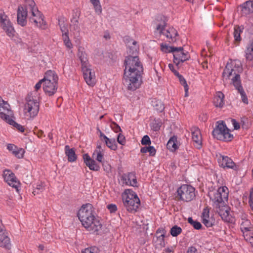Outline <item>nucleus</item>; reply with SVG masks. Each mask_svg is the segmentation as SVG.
Returning <instances> with one entry per match:
<instances>
[{"instance_id":"f257e3e1","label":"nucleus","mask_w":253,"mask_h":253,"mask_svg":"<svg viewBox=\"0 0 253 253\" xmlns=\"http://www.w3.org/2000/svg\"><path fill=\"white\" fill-rule=\"evenodd\" d=\"M124 64V84L127 85L128 89L135 90L140 85L139 80L143 71L142 64L137 55H128Z\"/></svg>"},{"instance_id":"f03ea898","label":"nucleus","mask_w":253,"mask_h":253,"mask_svg":"<svg viewBox=\"0 0 253 253\" xmlns=\"http://www.w3.org/2000/svg\"><path fill=\"white\" fill-rule=\"evenodd\" d=\"M243 72L241 62L239 60H230L228 62L222 73L223 80L231 79V84L241 96L242 101L248 104V99L242 85L240 74Z\"/></svg>"},{"instance_id":"7ed1b4c3","label":"nucleus","mask_w":253,"mask_h":253,"mask_svg":"<svg viewBox=\"0 0 253 253\" xmlns=\"http://www.w3.org/2000/svg\"><path fill=\"white\" fill-rule=\"evenodd\" d=\"M209 196L213 203V207L222 219L227 222H233L234 218L230 214V208L224 202L227 201L228 196L227 187H219L217 191L209 193Z\"/></svg>"},{"instance_id":"20e7f679","label":"nucleus","mask_w":253,"mask_h":253,"mask_svg":"<svg viewBox=\"0 0 253 253\" xmlns=\"http://www.w3.org/2000/svg\"><path fill=\"white\" fill-rule=\"evenodd\" d=\"M78 216L83 226L90 233L98 235L102 224L96 218L93 207L90 204L83 205L78 213Z\"/></svg>"},{"instance_id":"39448f33","label":"nucleus","mask_w":253,"mask_h":253,"mask_svg":"<svg viewBox=\"0 0 253 253\" xmlns=\"http://www.w3.org/2000/svg\"><path fill=\"white\" fill-rule=\"evenodd\" d=\"M36 94V92H31L25 98L24 114L28 119L34 118L39 112L40 97H37Z\"/></svg>"},{"instance_id":"423d86ee","label":"nucleus","mask_w":253,"mask_h":253,"mask_svg":"<svg viewBox=\"0 0 253 253\" xmlns=\"http://www.w3.org/2000/svg\"><path fill=\"white\" fill-rule=\"evenodd\" d=\"M78 56L82 65V70L84 80L86 84L90 86H93L95 84V72L90 68L86 53L83 51L82 47L78 49Z\"/></svg>"},{"instance_id":"0eeeda50","label":"nucleus","mask_w":253,"mask_h":253,"mask_svg":"<svg viewBox=\"0 0 253 253\" xmlns=\"http://www.w3.org/2000/svg\"><path fill=\"white\" fill-rule=\"evenodd\" d=\"M122 196L126 210L130 212H136L140 205V201L135 193L130 189H126Z\"/></svg>"},{"instance_id":"6e6552de","label":"nucleus","mask_w":253,"mask_h":253,"mask_svg":"<svg viewBox=\"0 0 253 253\" xmlns=\"http://www.w3.org/2000/svg\"><path fill=\"white\" fill-rule=\"evenodd\" d=\"M161 21L159 22V20L157 19L156 21V30L160 34H163L166 36L167 40L169 42H174L176 41V37L178 36V32L173 28H169L166 31H164V28L166 25V22L164 17L161 16L160 17Z\"/></svg>"},{"instance_id":"1a4fd4ad","label":"nucleus","mask_w":253,"mask_h":253,"mask_svg":"<svg viewBox=\"0 0 253 253\" xmlns=\"http://www.w3.org/2000/svg\"><path fill=\"white\" fill-rule=\"evenodd\" d=\"M217 125L212 131L213 137L218 140L229 141L233 138V135L229 132L223 121L217 122Z\"/></svg>"},{"instance_id":"9d476101","label":"nucleus","mask_w":253,"mask_h":253,"mask_svg":"<svg viewBox=\"0 0 253 253\" xmlns=\"http://www.w3.org/2000/svg\"><path fill=\"white\" fill-rule=\"evenodd\" d=\"M178 198L184 202H190L195 197V188L191 185L184 184L177 190Z\"/></svg>"},{"instance_id":"9b49d317","label":"nucleus","mask_w":253,"mask_h":253,"mask_svg":"<svg viewBox=\"0 0 253 253\" xmlns=\"http://www.w3.org/2000/svg\"><path fill=\"white\" fill-rule=\"evenodd\" d=\"M0 26L7 36L10 38L14 36L15 31L13 25L2 10H0Z\"/></svg>"},{"instance_id":"f8f14e48","label":"nucleus","mask_w":253,"mask_h":253,"mask_svg":"<svg viewBox=\"0 0 253 253\" xmlns=\"http://www.w3.org/2000/svg\"><path fill=\"white\" fill-rule=\"evenodd\" d=\"M172 49L173 50L171 51L173 53V62L176 65H179L180 63H183L188 60L189 56L188 55V52H184L182 47H176Z\"/></svg>"},{"instance_id":"ddd939ff","label":"nucleus","mask_w":253,"mask_h":253,"mask_svg":"<svg viewBox=\"0 0 253 253\" xmlns=\"http://www.w3.org/2000/svg\"><path fill=\"white\" fill-rule=\"evenodd\" d=\"M3 177L4 181L10 186L15 188L17 192L20 182L17 180L15 174L9 169H5L3 172Z\"/></svg>"},{"instance_id":"4468645a","label":"nucleus","mask_w":253,"mask_h":253,"mask_svg":"<svg viewBox=\"0 0 253 253\" xmlns=\"http://www.w3.org/2000/svg\"><path fill=\"white\" fill-rule=\"evenodd\" d=\"M121 180L123 185L137 187L136 177L133 172L123 174L121 176Z\"/></svg>"},{"instance_id":"2eb2a0df","label":"nucleus","mask_w":253,"mask_h":253,"mask_svg":"<svg viewBox=\"0 0 253 253\" xmlns=\"http://www.w3.org/2000/svg\"><path fill=\"white\" fill-rule=\"evenodd\" d=\"M31 12L32 16L30 17V20L31 22H34L38 27L42 28V26L45 25L43 16L38 9H33Z\"/></svg>"},{"instance_id":"dca6fc26","label":"nucleus","mask_w":253,"mask_h":253,"mask_svg":"<svg viewBox=\"0 0 253 253\" xmlns=\"http://www.w3.org/2000/svg\"><path fill=\"white\" fill-rule=\"evenodd\" d=\"M27 9L22 6H19L17 9V21L19 25L24 26L27 23Z\"/></svg>"},{"instance_id":"f3484780","label":"nucleus","mask_w":253,"mask_h":253,"mask_svg":"<svg viewBox=\"0 0 253 253\" xmlns=\"http://www.w3.org/2000/svg\"><path fill=\"white\" fill-rule=\"evenodd\" d=\"M11 244L9 238L8 237L5 230L0 226V247L6 249H10Z\"/></svg>"},{"instance_id":"a211bd4d","label":"nucleus","mask_w":253,"mask_h":253,"mask_svg":"<svg viewBox=\"0 0 253 253\" xmlns=\"http://www.w3.org/2000/svg\"><path fill=\"white\" fill-rule=\"evenodd\" d=\"M192 138L196 146L200 148L202 146V136L200 129L197 127L191 128Z\"/></svg>"},{"instance_id":"6ab92c4d","label":"nucleus","mask_w":253,"mask_h":253,"mask_svg":"<svg viewBox=\"0 0 253 253\" xmlns=\"http://www.w3.org/2000/svg\"><path fill=\"white\" fill-rule=\"evenodd\" d=\"M58 83L43 82V89L48 96H52L56 92Z\"/></svg>"},{"instance_id":"aec40b11","label":"nucleus","mask_w":253,"mask_h":253,"mask_svg":"<svg viewBox=\"0 0 253 253\" xmlns=\"http://www.w3.org/2000/svg\"><path fill=\"white\" fill-rule=\"evenodd\" d=\"M83 158L84 163L90 170L97 171L99 169V166L87 154H84L83 155Z\"/></svg>"},{"instance_id":"412c9836","label":"nucleus","mask_w":253,"mask_h":253,"mask_svg":"<svg viewBox=\"0 0 253 253\" xmlns=\"http://www.w3.org/2000/svg\"><path fill=\"white\" fill-rule=\"evenodd\" d=\"M0 111V117L3 120L5 121V119L2 117V114L5 115L6 116H8L9 118H14L12 112L10 110V105L6 101H4L3 103L1 104Z\"/></svg>"},{"instance_id":"4be33fe9","label":"nucleus","mask_w":253,"mask_h":253,"mask_svg":"<svg viewBox=\"0 0 253 253\" xmlns=\"http://www.w3.org/2000/svg\"><path fill=\"white\" fill-rule=\"evenodd\" d=\"M221 159H219V163L221 167L225 168H229L233 169L236 166L235 164L232 160L227 156H221Z\"/></svg>"},{"instance_id":"5701e85b","label":"nucleus","mask_w":253,"mask_h":253,"mask_svg":"<svg viewBox=\"0 0 253 253\" xmlns=\"http://www.w3.org/2000/svg\"><path fill=\"white\" fill-rule=\"evenodd\" d=\"M58 77L54 71L49 70L45 73V76L42 81L43 82L58 83Z\"/></svg>"},{"instance_id":"b1692460","label":"nucleus","mask_w":253,"mask_h":253,"mask_svg":"<svg viewBox=\"0 0 253 253\" xmlns=\"http://www.w3.org/2000/svg\"><path fill=\"white\" fill-rule=\"evenodd\" d=\"M242 14L247 15L253 13V0H248L241 5Z\"/></svg>"},{"instance_id":"393cba45","label":"nucleus","mask_w":253,"mask_h":253,"mask_svg":"<svg viewBox=\"0 0 253 253\" xmlns=\"http://www.w3.org/2000/svg\"><path fill=\"white\" fill-rule=\"evenodd\" d=\"M65 151L69 162H73L77 160V156L74 148H70L68 145H66L65 147Z\"/></svg>"},{"instance_id":"a878e982","label":"nucleus","mask_w":253,"mask_h":253,"mask_svg":"<svg viewBox=\"0 0 253 253\" xmlns=\"http://www.w3.org/2000/svg\"><path fill=\"white\" fill-rule=\"evenodd\" d=\"M2 118H4L5 119V121L8 123L9 125L13 126L14 127L16 128L17 130H18L19 131L23 132L24 131V127L16 123L13 119L12 118H9L8 116H5V115L2 114L1 115Z\"/></svg>"},{"instance_id":"bb28decb","label":"nucleus","mask_w":253,"mask_h":253,"mask_svg":"<svg viewBox=\"0 0 253 253\" xmlns=\"http://www.w3.org/2000/svg\"><path fill=\"white\" fill-rule=\"evenodd\" d=\"M224 95L221 92H218L214 98L213 103L216 107H222L224 105Z\"/></svg>"},{"instance_id":"cd10ccee","label":"nucleus","mask_w":253,"mask_h":253,"mask_svg":"<svg viewBox=\"0 0 253 253\" xmlns=\"http://www.w3.org/2000/svg\"><path fill=\"white\" fill-rule=\"evenodd\" d=\"M58 24L62 34L63 33L65 34H68V24L66 22L64 17H62L58 19Z\"/></svg>"},{"instance_id":"c85d7f7f","label":"nucleus","mask_w":253,"mask_h":253,"mask_svg":"<svg viewBox=\"0 0 253 253\" xmlns=\"http://www.w3.org/2000/svg\"><path fill=\"white\" fill-rule=\"evenodd\" d=\"M175 75L178 77L180 84L184 86L185 90V96H188V91L189 88L186 80L182 77V76L179 74L177 71H175Z\"/></svg>"},{"instance_id":"c756f323","label":"nucleus","mask_w":253,"mask_h":253,"mask_svg":"<svg viewBox=\"0 0 253 253\" xmlns=\"http://www.w3.org/2000/svg\"><path fill=\"white\" fill-rule=\"evenodd\" d=\"M104 142L106 146L112 150H116L117 149V145L115 139H110L107 137H104Z\"/></svg>"},{"instance_id":"7c9ffc66","label":"nucleus","mask_w":253,"mask_h":253,"mask_svg":"<svg viewBox=\"0 0 253 253\" xmlns=\"http://www.w3.org/2000/svg\"><path fill=\"white\" fill-rule=\"evenodd\" d=\"M70 30L74 32L79 33L80 31V27L79 25V20L77 18H73L71 20Z\"/></svg>"},{"instance_id":"2f4dec72","label":"nucleus","mask_w":253,"mask_h":253,"mask_svg":"<svg viewBox=\"0 0 253 253\" xmlns=\"http://www.w3.org/2000/svg\"><path fill=\"white\" fill-rule=\"evenodd\" d=\"M164 237V235L160 234L156 237L155 240L154 239L156 248H162L165 246Z\"/></svg>"},{"instance_id":"473e14b6","label":"nucleus","mask_w":253,"mask_h":253,"mask_svg":"<svg viewBox=\"0 0 253 253\" xmlns=\"http://www.w3.org/2000/svg\"><path fill=\"white\" fill-rule=\"evenodd\" d=\"M177 141L176 137L173 136L169 140L167 146L170 151H174L177 149V146L176 144Z\"/></svg>"},{"instance_id":"72a5a7b5","label":"nucleus","mask_w":253,"mask_h":253,"mask_svg":"<svg viewBox=\"0 0 253 253\" xmlns=\"http://www.w3.org/2000/svg\"><path fill=\"white\" fill-rule=\"evenodd\" d=\"M137 42H132L133 46H130L127 50L128 55H137L138 50V47L136 45Z\"/></svg>"},{"instance_id":"f704fd0d","label":"nucleus","mask_w":253,"mask_h":253,"mask_svg":"<svg viewBox=\"0 0 253 253\" xmlns=\"http://www.w3.org/2000/svg\"><path fill=\"white\" fill-rule=\"evenodd\" d=\"M246 53L247 60L250 61L253 60V39L250 45L247 47Z\"/></svg>"},{"instance_id":"c9c22d12","label":"nucleus","mask_w":253,"mask_h":253,"mask_svg":"<svg viewBox=\"0 0 253 253\" xmlns=\"http://www.w3.org/2000/svg\"><path fill=\"white\" fill-rule=\"evenodd\" d=\"M242 32L241 27L239 26H235L234 28V38L236 42H239L241 41V33Z\"/></svg>"},{"instance_id":"e433bc0d","label":"nucleus","mask_w":253,"mask_h":253,"mask_svg":"<svg viewBox=\"0 0 253 253\" xmlns=\"http://www.w3.org/2000/svg\"><path fill=\"white\" fill-rule=\"evenodd\" d=\"M90 1L93 5L95 12L100 14L102 12V8L99 0H90Z\"/></svg>"},{"instance_id":"4c0bfd02","label":"nucleus","mask_w":253,"mask_h":253,"mask_svg":"<svg viewBox=\"0 0 253 253\" xmlns=\"http://www.w3.org/2000/svg\"><path fill=\"white\" fill-rule=\"evenodd\" d=\"M44 183L42 182H38L37 184L36 187L34 190L33 193L34 195L39 194L43 191L44 189Z\"/></svg>"},{"instance_id":"58836bf2","label":"nucleus","mask_w":253,"mask_h":253,"mask_svg":"<svg viewBox=\"0 0 253 253\" xmlns=\"http://www.w3.org/2000/svg\"><path fill=\"white\" fill-rule=\"evenodd\" d=\"M162 125V123L160 120L155 119L152 124L151 128L154 131H157L160 129Z\"/></svg>"},{"instance_id":"ea45409f","label":"nucleus","mask_w":253,"mask_h":253,"mask_svg":"<svg viewBox=\"0 0 253 253\" xmlns=\"http://www.w3.org/2000/svg\"><path fill=\"white\" fill-rule=\"evenodd\" d=\"M62 36L64 42L66 46L69 49L72 48L73 47V45L71 42V41L69 39L68 34H65L63 33L62 34Z\"/></svg>"},{"instance_id":"a19ab883","label":"nucleus","mask_w":253,"mask_h":253,"mask_svg":"<svg viewBox=\"0 0 253 253\" xmlns=\"http://www.w3.org/2000/svg\"><path fill=\"white\" fill-rule=\"evenodd\" d=\"M181 232V228L176 225L173 226L170 229V234L173 237H176L180 234Z\"/></svg>"},{"instance_id":"79ce46f5","label":"nucleus","mask_w":253,"mask_h":253,"mask_svg":"<svg viewBox=\"0 0 253 253\" xmlns=\"http://www.w3.org/2000/svg\"><path fill=\"white\" fill-rule=\"evenodd\" d=\"M26 6L29 9L30 12L32 11V10L38 9L36 6V3L33 0H24Z\"/></svg>"},{"instance_id":"37998d69","label":"nucleus","mask_w":253,"mask_h":253,"mask_svg":"<svg viewBox=\"0 0 253 253\" xmlns=\"http://www.w3.org/2000/svg\"><path fill=\"white\" fill-rule=\"evenodd\" d=\"M154 106L155 109L160 112H162L165 108L164 104L160 101H156L154 102Z\"/></svg>"},{"instance_id":"c03bdc74","label":"nucleus","mask_w":253,"mask_h":253,"mask_svg":"<svg viewBox=\"0 0 253 253\" xmlns=\"http://www.w3.org/2000/svg\"><path fill=\"white\" fill-rule=\"evenodd\" d=\"M12 154L17 158L20 159L23 158L24 150L22 149H16L15 150L12 151Z\"/></svg>"},{"instance_id":"a18cd8bd","label":"nucleus","mask_w":253,"mask_h":253,"mask_svg":"<svg viewBox=\"0 0 253 253\" xmlns=\"http://www.w3.org/2000/svg\"><path fill=\"white\" fill-rule=\"evenodd\" d=\"M110 127H111L112 130H113V131L116 133H118L119 132H122V130L120 126L115 122L111 121Z\"/></svg>"},{"instance_id":"49530a36","label":"nucleus","mask_w":253,"mask_h":253,"mask_svg":"<svg viewBox=\"0 0 253 253\" xmlns=\"http://www.w3.org/2000/svg\"><path fill=\"white\" fill-rule=\"evenodd\" d=\"M174 46H169L166 44L162 43L161 44V50L165 52H172L171 50H173L172 48H174Z\"/></svg>"},{"instance_id":"de8ad7c7","label":"nucleus","mask_w":253,"mask_h":253,"mask_svg":"<svg viewBox=\"0 0 253 253\" xmlns=\"http://www.w3.org/2000/svg\"><path fill=\"white\" fill-rule=\"evenodd\" d=\"M141 144L144 145H150L151 144V140L149 137L147 135H144L141 141Z\"/></svg>"},{"instance_id":"09e8293b","label":"nucleus","mask_w":253,"mask_h":253,"mask_svg":"<svg viewBox=\"0 0 253 253\" xmlns=\"http://www.w3.org/2000/svg\"><path fill=\"white\" fill-rule=\"evenodd\" d=\"M117 141L119 143L123 145H125L126 143L125 137L121 133H120L118 135Z\"/></svg>"},{"instance_id":"8fccbe9b","label":"nucleus","mask_w":253,"mask_h":253,"mask_svg":"<svg viewBox=\"0 0 253 253\" xmlns=\"http://www.w3.org/2000/svg\"><path fill=\"white\" fill-rule=\"evenodd\" d=\"M209 209L208 207L205 208L202 213V218H209Z\"/></svg>"},{"instance_id":"3c124183","label":"nucleus","mask_w":253,"mask_h":253,"mask_svg":"<svg viewBox=\"0 0 253 253\" xmlns=\"http://www.w3.org/2000/svg\"><path fill=\"white\" fill-rule=\"evenodd\" d=\"M43 84V81H42V80H40L35 85V88L36 90L34 91L33 92H36L37 94L36 95V96L38 97V93L37 92V91L38 89H39L41 87L42 84Z\"/></svg>"},{"instance_id":"603ef678","label":"nucleus","mask_w":253,"mask_h":253,"mask_svg":"<svg viewBox=\"0 0 253 253\" xmlns=\"http://www.w3.org/2000/svg\"><path fill=\"white\" fill-rule=\"evenodd\" d=\"M107 208L111 212H114L116 211L117 210V208L116 205L115 204H109L107 206Z\"/></svg>"},{"instance_id":"864d4df0","label":"nucleus","mask_w":253,"mask_h":253,"mask_svg":"<svg viewBox=\"0 0 253 253\" xmlns=\"http://www.w3.org/2000/svg\"><path fill=\"white\" fill-rule=\"evenodd\" d=\"M246 223H249V222L247 221L241 224V229L242 230V231L247 232L251 230V227H245V224Z\"/></svg>"},{"instance_id":"5fc2aeb1","label":"nucleus","mask_w":253,"mask_h":253,"mask_svg":"<svg viewBox=\"0 0 253 253\" xmlns=\"http://www.w3.org/2000/svg\"><path fill=\"white\" fill-rule=\"evenodd\" d=\"M96 154V160L98 161L99 162H102V160L103 159V154L102 152H97L96 153L95 155Z\"/></svg>"},{"instance_id":"6e6d98bb","label":"nucleus","mask_w":253,"mask_h":253,"mask_svg":"<svg viewBox=\"0 0 253 253\" xmlns=\"http://www.w3.org/2000/svg\"><path fill=\"white\" fill-rule=\"evenodd\" d=\"M149 151L148 152L149 153V155L150 156H154L156 154V150L153 146H149Z\"/></svg>"},{"instance_id":"4d7b16f0","label":"nucleus","mask_w":253,"mask_h":253,"mask_svg":"<svg viewBox=\"0 0 253 253\" xmlns=\"http://www.w3.org/2000/svg\"><path fill=\"white\" fill-rule=\"evenodd\" d=\"M249 202L252 208V210L253 211V189H252V191H251L250 192Z\"/></svg>"},{"instance_id":"13d9d810","label":"nucleus","mask_w":253,"mask_h":253,"mask_svg":"<svg viewBox=\"0 0 253 253\" xmlns=\"http://www.w3.org/2000/svg\"><path fill=\"white\" fill-rule=\"evenodd\" d=\"M209 219V218L203 219V223L208 227H211L212 225L211 222L210 221Z\"/></svg>"},{"instance_id":"bf43d9fd","label":"nucleus","mask_w":253,"mask_h":253,"mask_svg":"<svg viewBox=\"0 0 253 253\" xmlns=\"http://www.w3.org/2000/svg\"><path fill=\"white\" fill-rule=\"evenodd\" d=\"M193 227L197 230L200 229L202 227V225L200 222L195 221L192 224Z\"/></svg>"},{"instance_id":"052dcab7","label":"nucleus","mask_w":253,"mask_h":253,"mask_svg":"<svg viewBox=\"0 0 253 253\" xmlns=\"http://www.w3.org/2000/svg\"><path fill=\"white\" fill-rule=\"evenodd\" d=\"M186 253H198L197 249L193 246L188 248Z\"/></svg>"},{"instance_id":"680f3d73","label":"nucleus","mask_w":253,"mask_h":253,"mask_svg":"<svg viewBox=\"0 0 253 253\" xmlns=\"http://www.w3.org/2000/svg\"><path fill=\"white\" fill-rule=\"evenodd\" d=\"M95 249L92 248H86L82 251L81 253H94Z\"/></svg>"},{"instance_id":"e2e57ef3","label":"nucleus","mask_w":253,"mask_h":253,"mask_svg":"<svg viewBox=\"0 0 253 253\" xmlns=\"http://www.w3.org/2000/svg\"><path fill=\"white\" fill-rule=\"evenodd\" d=\"M103 152V149L101 148L100 144H97L96 150L94 151L93 154V157L95 155L96 153L97 152Z\"/></svg>"},{"instance_id":"0e129e2a","label":"nucleus","mask_w":253,"mask_h":253,"mask_svg":"<svg viewBox=\"0 0 253 253\" xmlns=\"http://www.w3.org/2000/svg\"><path fill=\"white\" fill-rule=\"evenodd\" d=\"M232 122L235 129L237 130L240 128V126L239 124L237 122H236V121L235 119H233L232 120Z\"/></svg>"},{"instance_id":"69168bd1","label":"nucleus","mask_w":253,"mask_h":253,"mask_svg":"<svg viewBox=\"0 0 253 253\" xmlns=\"http://www.w3.org/2000/svg\"><path fill=\"white\" fill-rule=\"evenodd\" d=\"M7 148L9 151H11L12 152L13 151H14L17 149L16 146L12 144H8Z\"/></svg>"},{"instance_id":"338daca9","label":"nucleus","mask_w":253,"mask_h":253,"mask_svg":"<svg viewBox=\"0 0 253 253\" xmlns=\"http://www.w3.org/2000/svg\"><path fill=\"white\" fill-rule=\"evenodd\" d=\"M98 131L99 132V137L100 139L102 141H104V137L107 136L104 133H103V132L100 129H98Z\"/></svg>"},{"instance_id":"774afa93","label":"nucleus","mask_w":253,"mask_h":253,"mask_svg":"<svg viewBox=\"0 0 253 253\" xmlns=\"http://www.w3.org/2000/svg\"><path fill=\"white\" fill-rule=\"evenodd\" d=\"M148 149H149V146L148 147H144L141 148V149L140 150V152L142 153H146L149 151Z\"/></svg>"}]
</instances>
